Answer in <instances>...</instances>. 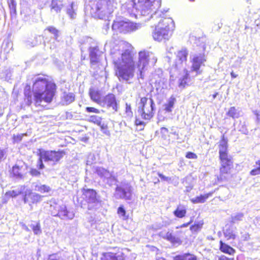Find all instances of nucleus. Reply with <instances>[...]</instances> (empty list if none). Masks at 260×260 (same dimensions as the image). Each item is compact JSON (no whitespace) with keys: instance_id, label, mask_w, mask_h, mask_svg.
Listing matches in <instances>:
<instances>
[{"instance_id":"a211bd4d","label":"nucleus","mask_w":260,"mask_h":260,"mask_svg":"<svg viewBox=\"0 0 260 260\" xmlns=\"http://www.w3.org/2000/svg\"><path fill=\"white\" fill-rule=\"evenodd\" d=\"M101 260H124V255L121 251L117 252H108L103 253Z\"/></svg>"},{"instance_id":"0eeeda50","label":"nucleus","mask_w":260,"mask_h":260,"mask_svg":"<svg viewBox=\"0 0 260 260\" xmlns=\"http://www.w3.org/2000/svg\"><path fill=\"white\" fill-rule=\"evenodd\" d=\"M114 196L116 199L131 200L132 197V187L128 183L117 185Z\"/></svg>"},{"instance_id":"4be33fe9","label":"nucleus","mask_w":260,"mask_h":260,"mask_svg":"<svg viewBox=\"0 0 260 260\" xmlns=\"http://www.w3.org/2000/svg\"><path fill=\"white\" fill-rule=\"evenodd\" d=\"M160 235L164 239L170 242L173 245H180L182 243L181 239L175 236L172 233L168 232L164 235Z\"/></svg>"},{"instance_id":"de8ad7c7","label":"nucleus","mask_w":260,"mask_h":260,"mask_svg":"<svg viewBox=\"0 0 260 260\" xmlns=\"http://www.w3.org/2000/svg\"><path fill=\"white\" fill-rule=\"evenodd\" d=\"M117 213L124 220L128 218V216L126 215L125 210L122 206H120L118 207L117 210Z\"/></svg>"},{"instance_id":"338daca9","label":"nucleus","mask_w":260,"mask_h":260,"mask_svg":"<svg viewBox=\"0 0 260 260\" xmlns=\"http://www.w3.org/2000/svg\"><path fill=\"white\" fill-rule=\"evenodd\" d=\"M17 17H11V21L13 22H15L16 21Z\"/></svg>"},{"instance_id":"9b49d317","label":"nucleus","mask_w":260,"mask_h":260,"mask_svg":"<svg viewBox=\"0 0 260 260\" xmlns=\"http://www.w3.org/2000/svg\"><path fill=\"white\" fill-rule=\"evenodd\" d=\"M168 31L164 28H161L160 27L157 25L152 34L153 38L155 40L158 41H161L162 39L168 40L172 35Z\"/></svg>"},{"instance_id":"393cba45","label":"nucleus","mask_w":260,"mask_h":260,"mask_svg":"<svg viewBox=\"0 0 260 260\" xmlns=\"http://www.w3.org/2000/svg\"><path fill=\"white\" fill-rule=\"evenodd\" d=\"M174 260H197L196 255L190 253H185L182 254L176 255Z\"/></svg>"},{"instance_id":"423d86ee","label":"nucleus","mask_w":260,"mask_h":260,"mask_svg":"<svg viewBox=\"0 0 260 260\" xmlns=\"http://www.w3.org/2000/svg\"><path fill=\"white\" fill-rule=\"evenodd\" d=\"M142 26L141 23H136L129 21L125 19V20H121V17H118L114 21L112 24V29L117 30L120 32L126 33L134 31L139 29Z\"/></svg>"},{"instance_id":"f3484780","label":"nucleus","mask_w":260,"mask_h":260,"mask_svg":"<svg viewBox=\"0 0 260 260\" xmlns=\"http://www.w3.org/2000/svg\"><path fill=\"white\" fill-rule=\"evenodd\" d=\"M82 198L89 204L98 202V200L96 198V193L93 189H84L83 190Z\"/></svg>"},{"instance_id":"864d4df0","label":"nucleus","mask_w":260,"mask_h":260,"mask_svg":"<svg viewBox=\"0 0 260 260\" xmlns=\"http://www.w3.org/2000/svg\"><path fill=\"white\" fill-rule=\"evenodd\" d=\"M186 157L188 158L196 159L197 158V155L193 152H188L186 153Z\"/></svg>"},{"instance_id":"dca6fc26","label":"nucleus","mask_w":260,"mask_h":260,"mask_svg":"<svg viewBox=\"0 0 260 260\" xmlns=\"http://www.w3.org/2000/svg\"><path fill=\"white\" fill-rule=\"evenodd\" d=\"M96 173L102 178H103L104 180H106L107 183L109 184L110 185L115 183L116 179L115 178L112 176L111 174L108 171L104 168H97Z\"/></svg>"},{"instance_id":"5701e85b","label":"nucleus","mask_w":260,"mask_h":260,"mask_svg":"<svg viewBox=\"0 0 260 260\" xmlns=\"http://www.w3.org/2000/svg\"><path fill=\"white\" fill-rule=\"evenodd\" d=\"M219 155L222 154H228V140L225 138L224 135L222 136L221 140L219 143Z\"/></svg>"},{"instance_id":"412c9836","label":"nucleus","mask_w":260,"mask_h":260,"mask_svg":"<svg viewBox=\"0 0 260 260\" xmlns=\"http://www.w3.org/2000/svg\"><path fill=\"white\" fill-rule=\"evenodd\" d=\"M223 234L227 240H234L237 236L236 228L232 225H226L223 230Z\"/></svg>"},{"instance_id":"c9c22d12","label":"nucleus","mask_w":260,"mask_h":260,"mask_svg":"<svg viewBox=\"0 0 260 260\" xmlns=\"http://www.w3.org/2000/svg\"><path fill=\"white\" fill-rule=\"evenodd\" d=\"M8 4L10 9L11 16L16 15V2L15 0H8Z\"/></svg>"},{"instance_id":"2f4dec72","label":"nucleus","mask_w":260,"mask_h":260,"mask_svg":"<svg viewBox=\"0 0 260 260\" xmlns=\"http://www.w3.org/2000/svg\"><path fill=\"white\" fill-rule=\"evenodd\" d=\"M186 210L183 206H178L176 209L173 212L174 215L178 218H183L185 216Z\"/></svg>"},{"instance_id":"4d7b16f0","label":"nucleus","mask_w":260,"mask_h":260,"mask_svg":"<svg viewBox=\"0 0 260 260\" xmlns=\"http://www.w3.org/2000/svg\"><path fill=\"white\" fill-rule=\"evenodd\" d=\"M6 151L0 149V162L6 158Z\"/></svg>"},{"instance_id":"a18cd8bd","label":"nucleus","mask_w":260,"mask_h":260,"mask_svg":"<svg viewBox=\"0 0 260 260\" xmlns=\"http://www.w3.org/2000/svg\"><path fill=\"white\" fill-rule=\"evenodd\" d=\"M46 30H48L49 32L53 35L54 38L55 40H57L59 37V31L56 28L53 26H48L45 29Z\"/></svg>"},{"instance_id":"052dcab7","label":"nucleus","mask_w":260,"mask_h":260,"mask_svg":"<svg viewBox=\"0 0 260 260\" xmlns=\"http://www.w3.org/2000/svg\"><path fill=\"white\" fill-rule=\"evenodd\" d=\"M168 132V128L162 127L160 128V133L162 134Z\"/></svg>"},{"instance_id":"4c0bfd02","label":"nucleus","mask_w":260,"mask_h":260,"mask_svg":"<svg viewBox=\"0 0 260 260\" xmlns=\"http://www.w3.org/2000/svg\"><path fill=\"white\" fill-rule=\"evenodd\" d=\"M185 74L182 77L180 78L179 80V86L180 87L184 88L187 84L188 80L189 74L187 71H184Z\"/></svg>"},{"instance_id":"1a4fd4ad","label":"nucleus","mask_w":260,"mask_h":260,"mask_svg":"<svg viewBox=\"0 0 260 260\" xmlns=\"http://www.w3.org/2000/svg\"><path fill=\"white\" fill-rule=\"evenodd\" d=\"M101 106L107 108H111L113 111H118V104L117 102L116 97L113 94H108L102 99Z\"/></svg>"},{"instance_id":"ddd939ff","label":"nucleus","mask_w":260,"mask_h":260,"mask_svg":"<svg viewBox=\"0 0 260 260\" xmlns=\"http://www.w3.org/2000/svg\"><path fill=\"white\" fill-rule=\"evenodd\" d=\"M161 28H164L166 30H169L172 33L175 29V23L172 17H162V19L159 21L158 25Z\"/></svg>"},{"instance_id":"13d9d810","label":"nucleus","mask_w":260,"mask_h":260,"mask_svg":"<svg viewBox=\"0 0 260 260\" xmlns=\"http://www.w3.org/2000/svg\"><path fill=\"white\" fill-rule=\"evenodd\" d=\"M135 124L137 126H142L144 127L145 125V123L139 119H136L135 120Z\"/></svg>"},{"instance_id":"49530a36","label":"nucleus","mask_w":260,"mask_h":260,"mask_svg":"<svg viewBox=\"0 0 260 260\" xmlns=\"http://www.w3.org/2000/svg\"><path fill=\"white\" fill-rule=\"evenodd\" d=\"M238 129L243 134L247 135L248 133L245 122H242L240 121L238 127Z\"/></svg>"},{"instance_id":"09e8293b","label":"nucleus","mask_w":260,"mask_h":260,"mask_svg":"<svg viewBox=\"0 0 260 260\" xmlns=\"http://www.w3.org/2000/svg\"><path fill=\"white\" fill-rule=\"evenodd\" d=\"M125 114L128 118H132L133 116L131 105L128 103L125 104Z\"/></svg>"},{"instance_id":"bb28decb","label":"nucleus","mask_w":260,"mask_h":260,"mask_svg":"<svg viewBox=\"0 0 260 260\" xmlns=\"http://www.w3.org/2000/svg\"><path fill=\"white\" fill-rule=\"evenodd\" d=\"M26 187L24 185H21L16 190H10L6 192V195L11 197H15L19 194L25 193Z\"/></svg>"},{"instance_id":"cd10ccee","label":"nucleus","mask_w":260,"mask_h":260,"mask_svg":"<svg viewBox=\"0 0 260 260\" xmlns=\"http://www.w3.org/2000/svg\"><path fill=\"white\" fill-rule=\"evenodd\" d=\"M62 7V2L57 0H52L50 5L51 11L52 13H58Z\"/></svg>"},{"instance_id":"7c9ffc66","label":"nucleus","mask_w":260,"mask_h":260,"mask_svg":"<svg viewBox=\"0 0 260 260\" xmlns=\"http://www.w3.org/2000/svg\"><path fill=\"white\" fill-rule=\"evenodd\" d=\"M213 192H210L205 194H201L200 196L196 197L195 198L191 199V202L193 203H203L209 197L212 196Z\"/></svg>"},{"instance_id":"a19ab883","label":"nucleus","mask_w":260,"mask_h":260,"mask_svg":"<svg viewBox=\"0 0 260 260\" xmlns=\"http://www.w3.org/2000/svg\"><path fill=\"white\" fill-rule=\"evenodd\" d=\"M244 217V215L242 213H238L235 214H233L231 217V222L232 223H235L238 221L242 220Z\"/></svg>"},{"instance_id":"c03bdc74","label":"nucleus","mask_w":260,"mask_h":260,"mask_svg":"<svg viewBox=\"0 0 260 260\" xmlns=\"http://www.w3.org/2000/svg\"><path fill=\"white\" fill-rule=\"evenodd\" d=\"M102 118L96 115H91L89 117L88 121L94 123L98 125H101Z\"/></svg>"},{"instance_id":"5fc2aeb1","label":"nucleus","mask_w":260,"mask_h":260,"mask_svg":"<svg viewBox=\"0 0 260 260\" xmlns=\"http://www.w3.org/2000/svg\"><path fill=\"white\" fill-rule=\"evenodd\" d=\"M158 176L163 181L169 182L171 180V178H170L169 177L165 176V175H164L163 174H162L161 173H158Z\"/></svg>"},{"instance_id":"680f3d73","label":"nucleus","mask_w":260,"mask_h":260,"mask_svg":"<svg viewBox=\"0 0 260 260\" xmlns=\"http://www.w3.org/2000/svg\"><path fill=\"white\" fill-rule=\"evenodd\" d=\"M231 77L233 78H236L237 77V75L235 73H234L233 72H232L231 73Z\"/></svg>"},{"instance_id":"b1692460","label":"nucleus","mask_w":260,"mask_h":260,"mask_svg":"<svg viewBox=\"0 0 260 260\" xmlns=\"http://www.w3.org/2000/svg\"><path fill=\"white\" fill-rule=\"evenodd\" d=\"M89 95L92 101L101 105L102 100L101 99V94L99 91L90 88Z\"/></svg>"},{"instance_id":"7ed1b4c3","label":"nucleus","mask_w":260,"mask_h":260,"mask_svg":"<svg viewBox=\"0 0 260 260\" xmlns=\"http://www.w3.org/2000/svg\"><path fill=\"white\" fill-rule=\"evenodd\" d=\"M155 0H133L134 6L132 10H130V8H128V13L130 16H146L147 15L153 16V15L156 14V11L152 13V3Z\"/></svg>"},{"instance_id":"8fccbe9b","label":"nucleus","mask_w":260,"mask_h":260,"mask_svg":"<svg viewBox=\"0 0 260 260\" xmlns=\"http://www.w3.org/2000/svg\"><path fill=\"white\" fill-rule=\"evenodd\" d=\"M203 225V223L198 222L192 225L190 227V229L192 232H197L201 229Z\"/></svg>"},{"instance_id":"f8f14e48","label":"nucleus","mask_w":260,"mask_h":260,"mask_svg":"<svg viewBox=\"0 0 260 260\" xmlns=\"http://www.w3.org/2000/svg\"><path fill=\"white\" fill-rule=\"evenodd\" d=\"M42 196L38 193L32 192L30 189H26L23 195L24 203H37L42 200Z\"/></svg>"},{"instance_id":"37998d69","label":"nucleus","mask_w":260,"mask_h":260,"mask_svg":"<svg viewBox=\"0 0 260 260\" xmlns=\"http://www.w3.org/2000/svg\"><path fill=\"white\" fill-rule=\"evenodd\" d=\"M255 168L250 172V174L252 176L260 175V159L255 162Z\"/></svg>"},{"instance_id":"79ce46f5","label":"nucleus","mask_w":260,"mask_h":260,"mask_svg":"<svg viewBox=\"0 0 260 260\" xmlns=\"http://www.w3.org/2000/svg\"><path fill=\"white\" fill-rule=\"evenodd\" d=\"M30 227L31 228L35 235H40L41 234L42 230L41 229V225L39 222L32 223L30 225Z\"/></svg>"},{"instance_id":"69168bd1","label":"nucleus","mask_w":260,"mask_h":260,"mask_svg":"<svg viewBox=\"0 0 260 260\" xmlns=\"http://www.w3.org/2000/svg\"><path fill=\"white\" fill-rule=\"evenodd\" d=\"M99 126L101 127L102 129H104L106 127V126L104 124H102V122H101V125H99Z\"/></svg>"},{"instance_id":"6e6d98bb","label":"nucleus","mask_w":260,"mask_h":260,"mask_svg":"<svg viewBox=\"0 0 260 260\" xmlns=\"http://www.w3.org/2000/svg\"><path fill=\"white\" fill-rule=\"evenodd\" d=\"M30 173L34 176H39L41 174L40 172L36 169H31Z\"/></svg>"},{"instance_id":"e2e57ef3","label":"nucleus","mask_w":260,"mask_h":260,"mask_svg":"<svg viewBox=\"0 0 260 260\" xmlns=\"http://www.w3.org/2000/svg\"><path fill=\"white\" fill-rule=\"evenodd\" d=\"M22 226H23V229H24V230H26V231H29L28 228H27V226L25 224H23L22 225Z\"/></svg>"},{"instance_id":"e433bc0d","label":"nucleus","mask_w":260,"mask_h":260,"mask_svg":"<svg viewBox=\"0 0 260 260\" xmlns=\"http://www.w3.org/2000/svg\"><path fill=\"white\" fill-rule=\"evenodd\" d=\"M176 101L175 98L173 96L171 97L167 104H165V110L168 112H171L172 111V109L174 107L175 102Z\"/></svg>"},{"instance_id":"58836bf2","label":"nucleus","mask_w":260,"mask_h":260,"mask_svg":"<svg viewBox=\"0 0 260 260\" xmlns=\"http://www.w3.org/2000/svg\"><path fill=\"white\" fill-rule=\"evenodd\" d=\"M34 189L41 193H45L48 192L50 190V188L46 185L36 184L35 186Z\"/></svg>"},{"instance_id":"f257e3e1","label":"nucleus","mask_w":260,"mask_h":260,"mask_svg":"<svg viewBox=\"0 0 260 260\" xmlns=\"http://www.w3.org/2000/svg\"><path fill=\"white\" fill-rule=\"evenodd\" d=\"M111 54L114 65L115 75L120 82L130 84L137 69L138 79L144 78V72L148 66H153L157 58L151 52L141 51L138 53L137 62L134 60L132 47L127 43L122 42L111 50Z\"/></svg>"},{"instance_id":"bf43d9fd","label":"nucleus","mask_w":260,"mask_h":260,"mask_svg":"<svg viewBox=\"0 0 260 260\" xmlns=\"http://www.w3.org/2000/svg\"><path fill=\"white\" fill-rule=\"evenodd\" d=\"M192 222V219H191L188 222L186 223H183L182 225L177 226L176 229H179V228H186L188 226L189 224H190Z\"/></svg>"},{"instance_id":"f704fd0d","label":"nucleus","mask_w":260,"mask_h":260,"mask_svg":"<svg viewBox=\"0 0 260 260\" xmlns=\"http://www.w3.org/2000/svg\"><path fill=\"white\" fill-rule=\"evenodd\" d=\"M226 115L233 119L238 118L240 116V112L235 107H232L226 113Z\"/></svg>"},{"instance_id":"603ef678","label":"nucleus","mask_w":260,"mask_h":260,"mask_svg":"<svg viewBox=\"0 0 260 260\" xmlns=\"http://www.w3.org/2000/svg\"><path fill=\"white\" fill-rule=\"evenodd\" d=\"M85 111L88 113H94L99 114L100 113V110L93 107H87L85 108Z\"/></svg>"},{"instance_id":"20e7f679","label":"nucleus","mask_w":260,"mask_h":260,"mask_svg":"<svg viewBox=\"0 0 260 260\" xmlns=\"http://www.w3.org/2000/svg\"><path fill=\"white\" fill-rule=\"evenodd\" d=\"M65 154L66 153L63 150H40L37 167L39 169H44L45 166L43 163V161L52 165H55L62 158Z\"/></svg>"},{"instance_id":"4468645a","label":"nucleus","mask_w":260,"mask_h":260,"mask_svg":"<svg viewBox=\"0 0 260 260\" xmlns=\"http://www.w3.org/2000/svg\"><path fill=\"white\" fill-rule=\"evenodd\" d=\"M110 4V0H99L96 5L98 15H106L109 14L110 13V10H109L108 7Z\"/></svg>"},{"instance_id":"f03ea898","label":"nucleus","mask_w":260,"mask_h":260,"mask_svg":"<svg viewBox=\"0 0 260 260\" xmlns=\"http://www.w3.org/2000/svg\"><path fill=\"white\" fill-rule=\"evenodd\" d=\"M33 80V97L30 94V92L25 89L24 94L26 103L30 105L34 102L36 107H44L52 101L56 85L44 77L37 76Z\"/></svg>"},{"instance_id":"2eb2a0df","label":"nucleus","mask_w":260,"mask_h":260,"mask_svg":"<svg viewBox=\"0 0 260 260\" xmlns=\"http://www.w3.org/2000/svg\"><path fill=\"white\" fill-rule=\"evenodd\" d=\"M187 55L188 51L185 48L182 49L178 52L175 64L176 68H181L183 66V63L186 62Z\"/></svg>"},{"instance_id":"a878e982","label":"nucleus","mask_w":260,"mask_h":260,"mask_svg":"<svg viewBox=\"0 0 260 260\" xmlns=\"http://www.w3.org/2000/svg\"><path fill=\"white\" fill-rule=\"evenodd\" d=\"M70 256L67 254L56 253L48 256L47 260H69Z\"/></svg>"},{"instance_id":"0e129e2a","label":"nucleus","mask_w":260,"mask_h":260,"mask_svg":"<svg viewBox=\"0 0 260 260\" xmlns=\"http://www.w3.org/2000/svg\"><path fill=\"white\" fill-rule=\"evenodd\" d=\"M218 94V92H216V93H215L214 94H213V95H212L213 99V100H214V99H215L216 98V96H217V95Z\"/></svg>"},{"instance_id":"3c124183","label":"nucleus","mask_w":260,"mask_h":260,"mask_svg":"<svg viewBox=\"0 0 260 260\" xmlns=\"http://www.w3.org/2000/svg\"><path fill=\"white\" fill-rule=\"evenodd\" d=\"M95 156L94 154L90 153L87 157V165H91L94 162Z\"/></svg>"},{"instance_id":"6ab92c4d","label":"nucleus","mask_w":260,"mask_h":260,"mask_svg":"<svg viewBox=\"0 0 260 260\" xmlns=\"http://www.w3.org/2000/svg\"><path fill=\"white\" fill-rule=\"evenodd\" d=\"M56 216L62 219H72L74 217L75 214L73 211L67 210L65 205H61L59 207Z\"/></svg>"},{"instance_id":"c756f323","label":"nucleus","mask_w":260,"mask_h":260,"mask_svg":"<svg viewBox=\"0 0 260 260\" xmlns=\"http://www.w3.org/2000/svg\"><path fill=\"white\" fill-rule=\"evenodd\" d=\"M220 250L225 253L232 255L235 252V250L229 245L220 241Z\"/></svg>"},{"instance_id":"c85d7f7f","label":"nucleus","mask_w":260,"mask_h":260,"mask_svg":"<svg viewBox=\"0 0 260 260\" xmlns=\"http://www.w3.org/2000/svg\"><path fill=\"white\" fill-rule=\"evenodd\" d=\"M22 170V167L15 165L12 168V174L17 179H22L23 177Z\"/></svg>"},{"instance_id":"72a5a7b5","label":"nucleus","mask_w":260,"mask_h":260,"mask_svg":"<svg viewBox=\"0 0 260 260\" xmlns=\"http://www.w3.org/2000/svg\"><path fill=\"white\" fill-rule=\"evenodd\" d=\"M74 100V94L73 93H68L64 94L62 102L63 104L67 105L72 103Z\"/></svg>"},{"instance_id":"9d476101","label":"nucleus","mask_w":260,"mask_h":260,"mask_svg":"<svg viewBox=\"0 0 260 260\" xmlns=\"http://www.w3.org/2000/svg\"><path fill=\"white\" fill-rule=\"evenodd\" d=\"M221 168L220 172L222 174H226L229 172L233 166L232 156L229 154L219 155Z\"/></svg>"},{"instance_id":"ea45409f","label":"nucleus","mask_w":260,"mask_h":260,"mask_svg":"<svg viewBox=\"0 0 260 260\" xmlns=\"http://www.w3.org/2000/svg\"><path fill=\"white\" fill-rule=\"evenodd\" d=\"M77 6L74 3H72L68 8L67 12L70 16H74L77 15Z\"/></svg>"},{"instance_id":"473e14b6","label":"nucleus","mask_w":260,"mask_h":260,"mask_svg":"<svg viewBox=\"0 0 260 260\" xmlns=\"http://www.w3.org/2000/svg\"><path fill=\"white\" fill-rule=\"evenodd\" d=\"M163 76L162 72L160 70H158L152 75V82L155 83H160L162 81Z\"/></svg>"},{"instance_id":"774afa93","label":"nucleus","mask_w":260,"mask_h":260,"mask_svg":"<svg viewBox=\"0 0 260 260\" xmlns=\"http://www.w3.org/2000/svg\"><path fill=\"white\" fill-rule=\"evenodd\" d=\"M17 138L19 140H21L22 138V135H17Z\"/></svg>"},{"instance_id":"39448f33","label":"nucleus","mask_w":260,"mask_h":260,"mask_svg":"<svg viewBox=\"0 0 260 260\" xmlns=\"http://www.w3.org/2000/svg\"><path fill=\"white\" fill-rule=\"evenodd\" d=\"M138 112L142 118L145 120L150 119L154 115L155 104L152 99H148L143 97L141 99Z\"/></svg>"},{"instance_id":"6e6552de","label":"nucleus","mask_w":260,"mask_h":260,"mask_svg":"<svg viewBox=\"0 0 260 260\" xmlns=\"http://www.w3.org/2000/svg\"><path fill=\"white\" fill-rule=\"evenodd\" d=\"M206 61L204 53H200L192 54L190 56L191 62V70L194 71L197 74L201 73L200 68L205 66L204 63Z\"/></svg>"},{"instance_id":"aec40b11","label":"nucleus","mask_w":260,"mask_h":260,"mask_svg":"<svg viewBox=\"0 0 260 260\" xmlns=\"http://www.w3.org/2000/svg\"><path fill=\"white\" fill-rule=\"evenodd\" d=\"M90 63L95 64L99 62L100 57L102 52L99 50L98 46L90 47L89 49Z\"/></svg>"}]
</instances>
